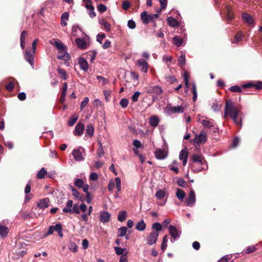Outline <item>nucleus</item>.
Returning a JSON list of instances; mask_svg holds the SVG:
<instances>
[{
    "label": "nucleus",
    "mask_w": 262,
    "mask_h": 262,
    "mask_svg": "<svg viewBox=\"0 0 262 262\" xmlns=\"http://www.w3.org/2000/svg\"><path fill=\"white\" fill-rule=\"evenodd\" d=\"M140 93L139 91H136L134 93L132 97V100L134 102H137L138 100V98L140 96Z\"/></svg>",
    "instance_id": "052dcab7"
},
{
    "label": "nucleus",
    "mask_w": 262,
    "mask_h": 262,
    "mask_svg": "<svg viewBox=\"0 0 262 262\" xmlns=\"http://www.w3.org/2000/svg\"><path fill=\"white\" fill-rule=\"evenodd\" d=\"M75 43L77 47L80 49H85L86 48L87 42L83 38H77L75 39Z\"/></svg>",
    "instance_id": "412c9836"
},
{
    "label": "nucleus",
    "mask_w": 262,
    "mask_h": 262,
    "mask_svg": "<svg viewBox=\"0 0 262 262\" xmlns=\"http://www.w3.org/2000/svg\"><path fill=\"white\" fill-rule=\"evenodd\" d=\"M118 236L123 237L125 235L127 232L126 227H122L118 229Z\"/></svg>",
    "instance_id": "a19ab883"
},
{
    "label": "nucleus",
    "mask_w": 262,
    "mask_h": 262,
    "mask_svg": "<svg viewBox=\"0 0 262 262\" xmlns=\"http://www.w3.org/2000/svg\"><path fill=\"white\" fill-rule=\"evenodd\" d=\"M78 117L72 118H71L68 123V124L69 126H73L77 121Z\"/></svg>",
    "instance_id": "0e129e2a"
},
{
    "label": "nucleus",
    "mask_w": 262,
    "mask_h": 262,
    "mask_svg": "<svg viewBox=\"0 0 262 262\" xmlns=\"http://www.w3.org/2000/svg\"><path fill=\"white\" fill-rule=\"evenodd\" d=\"M176 196L177 198L181 202L183 201L185 196V193L181 189H177L176 192Z\"/></svg>",
    "instance_id": "473e14b6"
},
{
    "label": "nucleus",
    "mask_w": 262,
    "mask_h": 262,
    "mask_svg": "<svg viewBox=\"0 0 262 262\" xmlns=\"http://www.w3.org/2000/svg\"><path fill=\"white\" fill-rule=\"evenodd\" d=\"M84 184L83 181L81 179H76L75 181V185L78 187L81 188Z\"/></svg>",
    "instance_id": "6e6d98bb"
},
{
    "label": "nucleus",
    "mask_w": 262,
    "mask_h": 262,
    "mask_svg": "<svg viewBox=\"0 0 262 262\" xmlns=\"http://www.w3.org/2000/svg\"><path fill=\"white\" fill-rule=\"evenodd\" d=\"M115 250L117 255H123V254L124 252V249L120 248V247H115Z\"/></svg>",
    "instance_id": "680f3d73"
},
{
    "label": "nucleus",
    "mask_w": 262,
    "mask_h": 262,
    "mask_svg": "<svg viewBox=\"0 0 262 262\" xmlns=\"http://www.w3.org/2000/svg\"><path fill=\"white\" fill-rule=\"evenodd\" d=\"M151 228L152 229L154 230L152 231H158V232H159L162 229L161 224L158 222L153 224Z\"/></svg>",
    "instance_id": "58836bf2"
},
{
    "label": "nucleus",
    "mask_w": 262,
    "mask_h": 262,
    "mask_svg": "<svg viewBox=\"0 0 262 262\" xmlns=\"http://www.w3.org/2000/svg\"><path fill=\"white\" fill-rule=\"evenodd\" d=\"M146 226V225L144 220H141L137 223L135 228L138 231H143L145 229Z\"/></svg>",
    "instance_id": "b1692460"
},
{
    "label": "nucleus",
    "mask_w": 262,
    "mask_h": 262,
    "mask_svg": "<svg viewBox=\"0 0 262 262\" xmlns=\"http://www.w3.org/2000/svg\"><path fill=\"white\" fill-rule=\"evenodd\" d=\"M73 201L72 200H69L66 204V207H64L63 208L62 211L64 212H69V213H72L73 212L72 211V207H73Z\"/></svg>",
    "instance_id": "a878e982"
},
{
    "label": "nucleus",
    "mask_w": 262,
    "mask_h": 262,
    "mask_svg": "<svg viewBox=\"0 0 262 262\" xmlns=\"http://www.w3.org/2000/svg\"><path fill=\"white\" fill-rule=\"evenodd\" d=\"M58 73L61 76L62 78L64 80L67 79V72L64 70L61 69V68H58Z\"/></svg>",
    "instance_id": "09e8293b"
},
{
    "label": "nucleus",
    "mask_w": 262,
    "mask_h": 262,
    "mask_svg": "<svg viewBox=\"0 0 262 262\" xmlns=\"http://www.w3.org/2000/svg\"><path fill=\"white\" fill-rule=\"evenodd\" d=\"M69 13L68 12H64L61 17V26H66L67 25V21L69 19Z\"/></svg>",
    "instance_id": "c85d7f7f"
},
{
    "label": "nucleus",
    "mask_w": 262,
    "mask_h": 262,
    "mask_svg": "<svg viewBox=\"0 0 262 262\" xmlns=\"http://www.w3.org/2000/svg\"><path fill=\"white\" fill-rule=\"evenodd\" d=\"M167 241H168L167 235H165L163 237V241H162V243L161 244V249L163 251H164L167 248Z\"/></svg>",
    "instance_id": "ea45409f"
},
{
    "label": "nucleus",
    "mask_w": 262,
    "mask_h": 262,
    "mask_svg": "<svg viewBox=\"0 0 262 262\" xmlns=\"http://www.w3.org/2000/svg\"><path fill=\"white\" fill-rule=\"evenodd\" d=\"M38 42L37 39H35L32 44V49L27 48L26 50L24 57L26 61L34 68V55L36 49V44Z\"/></svg>",
    "instance_id": "7ed1b4c3"
},
{
    "label": "nucleus",
    "mask_w": 262,
    "mask_h": 262,
    "mask_svg": "<svg viewBox=\"0 0 262 262\" xmlns=\"http://www.w3.org/2000/svg\"><path fill=\"white\" fill-rule=\"evenodd\" d=\"M98 144L99 145V148L97 150V155L100 158L104 155V151L102 147V144L100 141H98Z\"/></svg>",
    "instance_id": "c03bdc74"
},
{
    "label": "nucleus",
    "mask_w": 262,
    "mask_h": 262,
    "mask_svg": "<svg viewBox=\"0 0 262 262\" xmlns=\"http://www.w3.org/2000/svg\"><path fill=\"white\" fill-rule=\"evenodd\" d=\"M111 218V214L107 211H102L100 214V221L103 223H106L109 222Z\"/></svg>",
    "instance_id": "2eb2a0df"
},
{
    "label": "nucleus",
    "mask_w": 262,
    "mask_h": 262,
    "mask_svg": "<svg viewBox=\"0 0 262 262\" xmlns=\"http://www.w3.org/2000/svg\"><path fill=\"white\" fill-rule=\"evenodd\" d=\"M195 193L193 189H191L188 197L186 199V204L187 206L192 207L195 203Z\"/></svg>",
    "instance_id": "1a4fd4ad"
},
{
    "label": "nucleus",
    "mask_w": 262,
    "mask_h": 262,
    "mask_svg": "<svg viewBox=\"0 0 262 262\" xmlns=\"http://www.w3.org/2000/svg\"><path fill=\"white\" fill-rule=\"evenodd\" d=\"M57 58L64 61H68L70 59V56L67 52L66 49L59 51Z\"/></svg>",
    "instance_id": "f3484780"
},
{
    "label": "nucleus",
    "mask_w": 262,
    "mask_h": 262,
    "mask_svg": "<svg viewBox=\"0 0 262 262\" xmlns=\"http://www.w3.org/2000/svg\"><path fill=\"white\" fill-rule=\"evenodd\" d=\"M94 132V127L92 124H89L86 125V135L92 137Z\"/></svg>",
    "instance_id": "bb28decb"
},
{
    "label": "nucleus",
    "mask_w": 262,
    "mask_h": 262,
    "mask_svg": "<svg viewBox=\"0 0 262 262\" xmlns=\"http://www.w3.org/2000/svg\"><path fill=\"white\" fill-rule=\"evenodd\" d=\"M115 181L116 183V186L118 191H120L121 189V179L119 177H117L115 179Z\"/></svg>",
    "instance_id": "49530a36"
},
{
    "label": "nucleus",
    "mask_w": 262,
    "mask_h": 262,
    "mask_svg": "<svg viewBox=\"0 0 262 262\" xmlns=\"http://www.w3.org/2000/svg\"><path fill=\"white\" fill-rule=\"evenodd\" d=\"M84 125L83 123L81 122H78L75 128V130L74 132V134L75 136H81L84 132Z\"/></svg>",
    "instance_id": "ddd939ff"
},
{
    "label": "nucleus",
    "mask_w": 262,
    "mask_h": 262,
    "mask_svg": "<svg viewBox=\"0 0 262 262\" xmlns=\"http://www.w3.org/2000/svg\"><path fill=\"white\" fill-rule=\"evenodd\" d=\"M232 256L231 255H226L224 256L220 259L221 262H227L229 259L231 258Z\"/></svg>",
    "instance_id": "774afa93"
},
{
    "label": "nucleus",
    "mask_w": 262,
    "mask_h": 262,
    "mask_svg": "<svg viewBox=\"0 0 262 262\" xmlns=\"http://www.w3.org/2000/svg\"><path fill=\"white\" fill-rule=\"evenodd\" d=\"M119 104L123 108H125L128 104V100L126 98H123L120 101Z\"/></svg>",
    "instance_id": "603ef678"
},
{
    "label": "nucleus",
    "mask_w": 262,
    "mask_h": 262,
    "mask_svg": "<svg viewBox=\"0 0 262 262\" xmlns=\"http://www.w3.org/2000/svg\"><path fill=\"white\" fill-rule=\"evenodd\" d=\"M207 139L206 133L204 130H202L199 135H195L194 141L198 144H204Z\"/></svg>",
    "instance_id": "9d476101"
},
{
    "label": "nucleus",
    "mask_w": 262,
    "mask_h": 262,
    "mask_svg": "<svg viewBox=\"0 0 262 262\" xmlns=\"http://www.w3.org/2000/svg\"><path fill=\"white\" fill-rule=\"evenodd\" d=\"M127 216V212L125 211H120L118 215V220L120 222L124 221Z\"/></svg>",
    "instance_id": "4c0bfd02"
},
{
    "label": "nucleus",
    "mask_w": 262,
    "mask_h": 262,
    "mask_svg": "<svg viewBox=\"0 0 262 262\" xmlns=\"http://www.w3.org/2000/svg\"><path fill=\"white\" fill-rule=\"evenodd\" d=\"M159 122V118L157 116H153L149 118V123L152 127H155L157 126Z\"/></svg>",
    "instance_id": "5701e85b"
},
{
    "label": "nucleus",
    "mask_w": 262,
    "mask_h": 262,
    "mask_svg": "<svg viewBox=\"0 0 262 262\" xmlns=\"http://www.w3.org/2000/svg\"><path fill=\"white\" fill-rule=\"evenodd\" d=\"M8 222L6 220H3L0 223V236L5 237L7 236L8 233V229L4 225Z\"/></svg>",
    "instance_id": "4468645a"
},
{
    "label": "nucleus",
    "mask_w": 262,
    "mask_h": 262,
    "mask_svg": "<svg viewBox=\"0 0 262 262\" xmlns=\"http://www.w3.org/2000/svg\"><path fill=\"white\" fill-rule=\"evenodd\" d=\"M105 37V35L104 33L98 34L97 35V41L100 43H102V39Z\"/></svg>",
    "instance_id": "338daca9"
},
{
    "label": "nucleus",
    "mask_w": 262,
    "mask_h": 262,
    "mask_svg": "<svg viewBox=\"0 0 262 262\" xmlns=\"http://www.w3.org/2000/svg\"><path fill=\"white\" fill-rule=\"evenodd\" d=\"M198 122H200L202 125L206 128H210V130L214 133L219 131V128L215 124V121L212 119H199Z\"/></svg>",
    "instance_id": "39448f33"
},
{
    "label": "nucleus",
    "mask_w": 262,
    "mask_h": 262,
    "mask_svg": "<svg viewBox=\"0 0 262 262\" xmlns=\"http://www.w3.org/2000/svg\"><path fill=\"white\" fill-rule=\"evenodd\" d=\"M78 63L80 66V69L84 71H88L89 69V64L86 59H85L83 57L79 58L78 60Z\"/></svg>",
    "instance_id": "dca6fc26"
},
{
    "label": "nucleus",
    "mask_w": 262,
    "mask_h": 262,
    "mask_svg": "<svg viewBox=\"0 0 262 262\" xmlns=\"http://www.w3.org/2000/svg\"><path fill=\"white\" fill-rule=\"evenodd\" d=\"M53 228L54 229V231H56L60 237H62L63 236V234L62 233V227L61 224H57L55 226H53Z\"/></svg>",
    "instance_id": "e433bc0d"
},
{
    "label": "nucleus",
    "mask_w": 262,
    "mask_h": 262,
    "mask_svg": "<svg viewBox=\"0 0 262 262\" xmlns=\"http://www.w3.org/2000/svg\"><path fill=\"white\" fill-rule=\"evenodd\" d=\"M185 107L182 105L172 106L167 105L165 108V112L169 115L176 113H182L184 111Z\"/></svg>",
    "instance_id": "423d86ee"
},
{
    "label": "nucleus",
    "mask_w": 262,
    "mask_h": 262,
    "mask_svg": "<svg viewBox=\"0 0 262 262\" xmlns=\"http://www.w3.org/2000/svg\"><path fill=\"white\" fill-rule=\"evenodd\" d=\"M256 250V248L254 245H251L247 247L245 249H244L243 251V253L246 254H250L252 252H254Z\"/></svg>",
    "instance_id": "c9c22d12"
},
{
    "label": "nucleus",
    "mask_w": 262,
    "mask_h": 262,
    "mask_svg": "<svg viewBox=\"0 0 262 262\" xmlns=\"http://www.w3.org/2000/svg\"><path fill=\"white\" fill-rule=\"evenodd\" d=\"M69 248L70 250H71V251L76 252L77 251L78 246L76 245L75 243H71L70 245Z\"/></svg>",
    "instance_id": "13d9d810"
},
{
    "label": "nucleus",
    "mask_w": 262,
    "mask_h": 262,
    "mask_svg": "<svg viewBox=\"0 0 262 262\" xmlns=\"http://www.w3.org/2000/svg\"><path fill=\"white\" fill-rule=\"evenodd\" d=\"M167 21L168 25L172 27H175L179 26V22L175 18L172 17H168Z\"/></svg>",
    "instance_id": "7c9ffc66"
},
{
    "label": "nucleus",
    "mask_w": 262,
    "mask_h": 262,
    "mask_svg": "<svg viewBox=\"0 0 262 262\" xmlns=\"http://www.w3.org/2000/svg\"><path fill=\"white\" fill-rule=\"evenodd\" d=\"M49 200L48 198H44L40 200L37 204V206L42 209L47 208L49 206Z\"/></svg>",
    "instance_id": "aec40b11"
},
{
    "label": "nucleus",
    "mask_w": 262,
    "mask_h": 262,
    "mask_svg": "<svg viewBox=\"0 0 262 262\" xmlns=\"http://www.w3.org/2000/svg\"><path fill=\"white\" fill-rule=\"evenodd\" d=\"M136 25L135 22L132 20L130 19L127 22V27L130 29H134L136 28Z\"/></svg>",
    "instance_id": "5fc2aeb1"
},
{
    "label": "nucleus",
    "mask_w": 262,
    "mask_h": 262,
    "mask_svg": "<svg viewBox=\"0 0 262 262\" xmlns=\"http://www.w3.org/2000/svg\"><path fill=\"white\" fill-rule=\"evenodd\" d=\"M47 173L46 170L44 168H42L40 171L37 172V178L38 179H42Z\"/></svg>",
    "instance_id": "37998d69"
},
{
    "label": "nucleus",
    "mask_w": 262,
    "mask_h": 262,
    "mask_svg": "<svg viewBox=\"0 0 262 262\" xmlns=\"http://www.w3.org/2000/svg\"><path fill=\"white\" fill-rule=\"evenodd\" d=\"M72 154L74 160L77 162L83 161L86 156V152L84 148L81 146L74 149L72 152Z\"/></svg>",
    "instance_id": "20e7f679"
},
{
    "label": "nucleus",
    "mask_w": 262,
    "mask_h": 262,
    "mask_svg": "<svg viewBox=\"0 0 262 262\" xmlns=\"http://www.w3.org/2000/svg\"><path fill=\"white\" fill-rule=\"evenodd\" d=\"M178 185L179 186L185 187L186 186V182L182 178H179L177 180Z\"/></svg>",
    "instance_id": "e2e57ef3"
},
{
    "label": "nucleus",
    "mask_w": 262,
    "mask_h": 262,
    "mask_svg": "<svg viewBox=\"0 0 262 262\" xmlns=\"http://www.w3.org/2000/svg\"><path fill=\"white\" fill-rule=\"evenodd\" d=\"M141 18L144 24H148L151 21L149 15L147 14L146 11H144L141 14Z\"/></svg>",
    "instance_id": "4be33fe9"
},
{
    "label": "nucleus",
    "mask_w": 262,
    "mask_h": 262,
    "mask_svg": "<svg viewBox=\"0 0 262 262\" xmlns=\"http://www.w3.org/2000/svg\"><path fill=\"white\" fill-rule=\"evenodd\" d=\"M172 60V57L171 56L164 55L163 56V61H164L165 63H166V64L168 66H169L170 63L171 62Z\"/></svg>",
    "instance_id": "3c124183"
},
{
    "label": "nucleus",
    "mask_w": 262,
    "mask_h": 262,
    "mask_svg": "<svg viewBox=\"0 0 262 262\" xmlns=\"http://www.w3.org/2000/svg\"><path fill=\"white\" fill-rule=\"evenodd\" d=\"M229 90L233 92H241L242 91L241 88L236 85L231 86Z\"/></svg>",
    "instance_id": "864d4df0"
},
{
    "label": "nucleus",
    "mask_w": 262,
    "mask_h": 262,
    "mask_svg": "<svg viewBox=\"0 0 262 262\" xmlns=\"http://www.w3.org/2000/svg\"><path fill=\"white\" fill-rule=\"evenodd\" d=\"M178 164V162L176 160H174L172 161V164L168 166V168L169 169L173 171L176 173H178L179 171L178 168L177 167Z\"/></svg>",
    "instance_id": "72a5a7b5"
},
{
    "label": "nucleus",
    "mask_w": 262,
    "mask_h": 262,
    "mask_svg": "<svg viewBox=\"0 0 262 262\" xmlns=\"http://www.w3.org/2000/svg\"><path fill=\"white\" fill-rule=\"evenodd\" d=\"M243 34L239 32L236 34L233 39L232 41V43H238L243 39Z\"/></svg>",
    "instance_id": "f704fd0d"
},
{
    "label": "nucleus",
    "mask_w": 262,
    "mask_h": 262,
    "mask_svg": "<svg viewBox=\"0 0 262 262\" xmlns=\"http://www.w3.org/2000/svg\"><path fill=\"white\" fill-rule=\"evenodd\" d=\"M130 4L129 2L127 1L123 2L122 4V7L124 10H128L130 8Z\"/></svg>",
    "instance_id": "4d7b16f0"
},
{
    "label": "nucleus",
    "mask_w": 262,
    "mask_h": 262,
    "mask_svg": "<svg viewBox=\"0 0 262 262\" xmlns=\"http://www.w3.org/2000/svg\"><path fill=\"white\" fill-rule=\"evenodd\" d=\"M173 43L177 47H180L182 45L183 39L179 36H175L172 38Z\"/></svg>",
    "instance_id": "cd10ccee"
},
{
    "label": "nucleus",
    "mask_w": 262,
    "mask_h": 262,
    "mask_svg": "<svg viewBox=\"0 0 262 262\" xmlns=\"http://www.w3.org/2000/svg\"><path fill=\"white\" fill-rule=\"evenodd\" d=\"M165 195V192L164 190L160 189L157 191L155 196L158 199H161Z\"/></svg>",
    "instance_id": "79ce46f5"
},
{
    "label": "nucleus",
    "mask_w": 262,
    "mask_h": 262,
    "mask_svg": "<svg viewBox=\"0 0 262 262\" xmlns=\"http://www.w3.org/2000/svg\"><path fill=\"white\" fill-rule=\"evenodd\" d=\"M72 192L73 195L77 199H80L81 196L80 194L79 193V192L77 191V189L72 188Z\"/></svg>",
    "instance_id": "bf43d9fd"
},
{
    "label": "nucleus",
    "mask_w": 262,
    "mask_h": 262,
    "mask_svg": "<svg viewBox=\"0 0 262 262\" xmlns=\"http://www.w3.org/2000/svg\"><path fill=\"white\" fill-rule=\"evenodd\" d=\"M162 88L158 85L150 86L146 88V92L148 94H154L156 95H160L162 93Z\"/></svg>",
    "instance_id": "f8f14e48"
},
{
    "label": "nucleus",
    "mask_w": 262,
    "mask_h": 262,
    "mask_svg": "<svg viewBox=\"0 0 262 262\" xmlns=\"http://www.w3.org/2000/svg\"><path fill=\"white\" fill-rule=\"evenodd\" d=\"M186 61L185 55L184 53H182L181 55L178 58L179 64L181 66H183L185 64Z\"/></svg>",
    "instance_id": "a18cd8bd"
},
{
    "label": "nucleus",
    "mask_w": 262,
    "mask_h": 262,
    "mask_svg": "<svg viewBox=\"0 0 262 262\" xmlns=\"http://www.w3.org/2000/svg\"><path fill=\"white\" fill-rule=\"evenodd\" d=\"M155 156L157 159H164L167 156V152L162 149H157L155 150Z\"/></svg>",
    "instance_id": "6ab92c4d"
},
{
    "label": "nucleus",
    "mask_w": 262,
    "mask_h": 262,
    "mask_svg": "<svg viewBox=\"0 0 262 262\" xmlns=\"http://www.w3.org/2000/svg\"><path fill=\"white\" fill-rule=\"evenodd\" d=\"M159 235V232L158 231H151L147 236L146 237V244L149 246H151L155 244L158 239V237Z\"/></svg>",
    "instance_id": "0eeeda50"
},
{
    "label": "nucleus",
    "mask_w": 262,
    "mask_h": 262,
    "mask_svg": "<svg viewBox=\"0 0 262 262\" xmlns=\"http://www.w3.org/2000/svg\"><path fill=\"white\" fill-rule=\"evenodd\" d=\"M188 152L186 149H182L179 154V159L182 160V163L183 166H185L187 162L188 159Z\"/></svg>",
    "instance_id": "a211bd4d"
},
{
    "label": "nucleus",
    "mask_w": 262,
    "mask_h": 262,
    "mask_svg": "<svg viewBox=\"0 0 262 262\" xmlns=\"http://www.w3.org/2000/svg\"><path fill=\"white\" fill-rule=\"evenodd\" d=\"M100 24L102 26L107 32L111 30V27L110 23L105 19H102L99 21Z\"/></svg>",
    "instance_id": "2f4dec72"
},
{
    "label": "nucleus",
    "mask_w": 262,
    "mask_h": 262,
    "mask_svg": "<svg viewBox=\"0 0 262 262\" xmlns=\"http://www.w3.org/2000/svg\"><path fill=\"white\" fill-rule=\"evenodd\" d=\"M89 102V98L87 97H85L84 100L81 102L80 104V110L82 111L83 108L87 105Z\"/></svg>",
    "instance_id": "8fccbe9b"
},
{
    "label": "nucleus",
    "mask_w": 262,
    "mask_h": 262,
    "mask_svg": "<svg viewBox=\"0 0 262 262\" xmlns=\"http://www.w3.org/2000/svg\"><path fill=\"white\" fill-rule=\"evenodd\" d=\"M192 94H193V97H192L193 101H195L197 99L198 95H197L196 85L194 83H193V84H192Z\"/></svg>",
    "instance_id": "de8ad7c7"
},
{
    "label": "nucleus",
    "mask_w": 262,
    "mask_h": 262,
    "mask_svg": "<svg viewBox=\"0 0 262 262\" xmlns=\"http://www.w3.org/2000/svg\"><path fill=\"white\" fill-rule=\"evenodd\" d=\"M168 230L170 235L174 239H178L180 238L181 232L179 231L175 226L170 225L168 227Z\"/></svg>",
    "instance_id": "9b49d317"
},
{
    "label": "nucleus",
    "mask_w": 262,
    "mask_h": 262,
    "mask_svg": "<svg viewBox=\"0 0 262 262\" xmlns=\"http://www.w3.org/2000/svg\"><path fill=\"white\" fill-rule=\"evenodd\" d=\"M242 17L243 19L249 25H252L253 24V19L251 16L247 13H243L242 14Z\"/></svg>",
    "instance_id": "393cba45"
},
{
    "label": "nucleus",
    "mask_w": 262,
    "mask_h": 262,
    "mask_svg": "<svg viewBox=\"0 0 262 262\" xmlns=\"http://www.w3.org/2000/svg\"><path fill=\"white\" fill-rule=\"evenodd\" d=\"M137 66L140 71L146 73L148 71L149 64L148 62L143 59H140L137 61Z\"/></svg>",
    "instance_id": "6e6552de"
},
{
    "label": "nucleus",
    "mask_w": 262,
    "mask_h": 262,
    "mask_svg": "<svg viewBox=\"0 0 262 262\" xmlns=\"http://www.w3.org/2000/svg\"><path fill=\"white\" fill-rule=\"evenodd\" d=\"M239 113V110L237 107L234 106L232 101L227 100L226 101L224 114L225 118L226 117L227 115L228 114L236 125H241L242 120L237 118Z\"/></svg>",
    "instance_id": "f257e3e1"
},
{
    "label": "nucleus",
    "mask_w": 262,
    "mask_h": 262,
    "mask_svg": "<svg viewBox=\"0 0 262 262\" xmlns=\"http://www.w3.org/2000/svg\"><path fill=\"white\" fill-rule=\"evenodd\" d=\"M59 51L66 49V47L58 39H55L53 44Z\"/></svg>",
    "instance_id": "c756f323"
},
{
    "label": "nucleus",
    "mask_w": 262,
    "mask_h": 262,
    "mask_svg": "<svg viewBox=\"0 0 262 262\" xmlns=\"http://www.w3.org/2000/svg\"><path fill=\"white\" fill-rule=\"evenodd\" d=\"M97 9L100 12H104L106 10V7L103 4H100L98 5Z\"/></svg>",
    "instance_id": "69168bd1"
},
{
    "label": "nucleus",
    "mask_w": 262,
    "mask_h": 262,
    "mask_svg": "<svg viewBox=\"0 0 262 262\" xmlns=\"http://www.w3.org/2000/svg\"><path fill=\"white\" fill-rule=\"evenodd\" d=\"M191 159L194 163L192 165V169L194 171H200L208 168L207 162L201 155L194 154Z\"/></svg>",
    "instance_id": "f03ea898"
}]
</instances>
